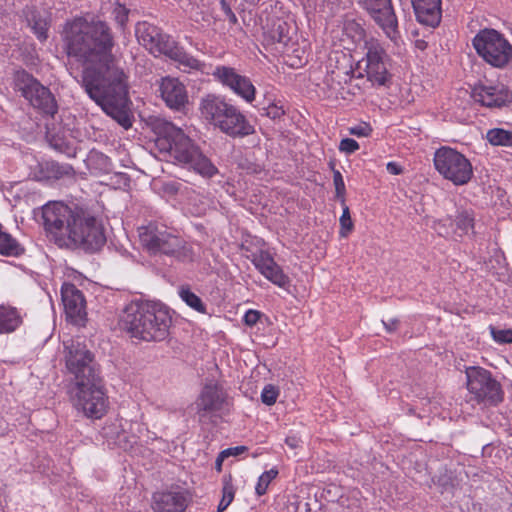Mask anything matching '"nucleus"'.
<instances>
[{
    "instance_id": "12",
    "label": "nucleus",
    "mask_w": 512,
    "mask_h": 512,
    "mask_svg": "<svg viewBox=\"0 0 512 512\" xmlns=\"http://www.w3.org/2000/svg\"><path fill=\"white\" fill-rule=\"evenodd\" d=\"M15 89L34 107L53 116L57 103L50 90L24 70L17 71L14 77Z\"/></svg>"
},
{
    "instance_id": "39",
    "label": "nucleus",
    "mask_w": 512,
    "mask_h": 512,
    "mask_svg": "<svg viewBox=\"0 0 512 512\" xmlns=\"http://www.w3.org/2000/svg\"><path fill=\"white\" fill-rule=\"evenodd\" d=\"M333 182L337 197L340 198L342 202H344L345 183L339 171H334Z\"/></svg>"
},
{
    "instance_id": "41",
    "label": "nucleus",
    "mask_w": 512,
    "mask_h": 512,
    "mask_svg": "<svg viewBox=\"0 0 512 512\" xmlns=\"http://www.w3.org/2000/svg\"><path fill=\"white\" fill-rule=\"evenodd\" d=\"M339 149L342 152L353 153L359 149V144L352 138H345L341 140Z\"/></svg>"
},
{
    "instance_id": "21",
    "label": "nucleus",
    "mask_w": 512,
    "mask_h": 512,
    "mask_svg": "<svg viewBox=\"0 0 512 512\" xmlns=\"http://www.w3.org/2000/svg\"><path fill=\"white\" fill-rule=\"evenodd\" d=\"M473 99L486 107H501L509 101L508 90L503 85L479 84L473 88Z\"/></svg>"
},
{
    "instance_id": "37",
    "label": "nucleus",
    "mask_w": 512,
    "mask_h": 512,
    "mask_svg": "<svg viewBox=\"0 0 512 512\" xmlns=\"http://www.w3.org/2000/svg\"><path fill=\"white\" fill-rule=\"evenodd\" d=\"M340 225H341L340 235L342 237H346L348 235V233L353 228V223H352V220H351L350 211H349L348 206H346V205H344V207H343V212H342V215L340 217Z\"/></svg>"
},
{
    "instance_id": "32",
    "label": "nucleus",
    "mask_w": 512,
    "mask_h": 512,
    "mask_svg": "<svg viewBox=\"0 0 512 512\" xmlns=\"http://www.w3.org/2000/svg\"><path fill=\"white\" fill-rule=\"evenodd\" d=\"M222 494V499L218 505V512H223L226 510L234 499L235 490L231 481V477L224 479Z\"/></svg>"
},
{
    "instance_id": "13",
    "label": "nucleus",
    "mask_w": 512,
    "mask_h": 512,
    "mask_svg": "<svg viewBox=\"0 0 512 512\" xmlns=\"http://www.w3.org/2000/svg\"><path fill=\"white\" fill-rule=\"evenodd\" d=\"M366 56L362 59L365 63L367 79L377 86H384L390 79L387 68L388 55L381 43L370 37L365 40Z\"/></svg>"
},
{
    "instance_id": "33",
    "label": "nucleus",
    "mask_w": 512,
    "mask_h": 512,
    "mask_svg": "<svg viewBox=\"0 0 512 512\" xmlns=\"http://www.w3.org/2000/svg\"><path fill=\"white\" fill-rule=\"evenodd\" d=\"M29 22L37 38L41 41L46 40L48 37L47 19L41 16H33V18Z\"/></svg>"
},
{
    "instance_id": "36",
    "label": "nucleus",
    "mask_w": 512,
    "mask_h": 512,
    "mask_svg": "<svg viewBox=\"0 0 512 512\" xmlns=\"http://www.w3.org/2000/svg\"><path fill=\"white\" fill-rule=\"evenodd\" d=\"M279 390L271 384L265 385L261 392V400L264 404L271 406L276 403Z\"/></svg>"
},
{
    "instance_id": "38",
    "label": "nucleus",
    "mask_w": 512,
    "mask_h": 512,
    "mask_svg": "<svg viewBox=\"0 0 512 512\" xmlns=\"http://www.w3.org/2000/svg\"><path fill=\"white\" fill-rule=\"evenodd\" d=\"M89 161L91 163H97L103 171L107 172L111 169V161L109 157L101 152L92 151L89 156Z\"/></svg>"
},
{
    "instance_id": "6",
    "label": "nucleus",
    "mask_w": 512,
    "mask_h": 512,
    "mask_svg": "<svg viewBox=\"0 0 512 512\" xmlns=\"http://www.w3.org/2000/svg\"><path fill=\"white\" fill-rule=\"evenodd\" d=\"M139 241L151 254H165L180 261H191V247L165 225L150 222L138 228Z\"/></svg>"
},
{
    "instance_id": "20",
    "label": "nucleus",
    "mask_w": 512,
    "mask_h": 512,
    "mask_svg": "<svg viewBox=\"0 0 512 512\" xmlns=\"http://www.w3.org/2000/svg\"><path fill=\"white\" fill-rule=\"evenodd\" d=\"M252 262L255 268L270 282L280 288H286L290 284L289 277L274 261L273 257L265 251L253 256Z\"/></svg>"
},
{
    "instance_id": "27",
    "label": "nucleus",
    "mask_w": 512,
    "mask_h": 512,
    "mask_svg": "<svg viewBox=\"0 0 512 512\" xmlns=\"http://www.w3.org/2000/svg\"><path fill=\"white\" fill-rule=\"evenodd\" d=\"M271 38L276 41L278 44L282 45L283 48L288 47L292 37H291V27L290 25L283 21L278 20L271 32H270Z\"/></svg>"
},
{
    "instance_id": "23",
    "label": "nucleus",
    "mask_w": 512,
    "mask_h": 512,
    "mask_svg": "<svg viewBox=\"0 0 512 512\" xmlns=\"http://www.w3.org/2000/svg\"><path fill=\"white\" fill-rule=\"evenodd\" d=\"M187 507V497L180 491L158 492L153 496L154 512H183Z\"/></svg>"
},
{
    "instance_id": "29",
    "label": "nucleus",
    "mask_w": 512,
    "mask_h": 512,
    "mask_svg": "<svg viewBox=\"0 0 512 512\" xmlns=\"http://www.w3.org/2000/svg\"><path fill=\"white\" fill-rule=\"evenodd\" d=\"M486 138L491 145L512 147V131L493 128L488 130Z\"/></svg>"
},
{
    "instance_id": "14",
    "label": "nucleus",
    "mask_w": 512,
    "mask_h": 512,
    "mask_svg": "<svg viewBox=\"0 0 512 512\" xmlns=\"http://www.w3.org/2000/svg\"><path fill=\"white\" fill-rule=\"evenodd\" d=\"M357 3L383 30L387 38L397 43L400 34L392 0H357Z\"/></svg>"
},
{
    "instance_id": "18",
    "label": "nucleus",
    "mask_w": 512,
    "mask_h": 512,
    "mask_svg": "<svg viewBox=\"0 0 512 512\" xmlns=\"http://www.w3.org/2000/svg\"><path fill=\"white\" fill-rule=\"evenodd\" d=\"M62 302L67 319L81 325L86 319V301L80 290L73 284L63 283L61 288Z\"/></svg>"
},
{
    "instance_id": "8",
    "label": "nucleus",
    "mask_w": 512,
    "mask_h": 512,
    "mask_svg": "<svg viewBox=\"0 0 512 512\" xmlns=\"http://www.w3.org/2000/svg\"><path fill=\"white\" fill-rule=\"evenodd\" d=\"M72 400L88 418L100 419L108 410V397L99 376L75 384Z\"/></svg>"
},
{
    "instance_id": "19",
    "label": "nucleus",
    "mask_w": 512,
    "mask_h": 512,
    "mask_svg": "<svg viewBox=\"0 0 512 512\" xmlns=\"http://www.w3.org/2000/svg\"><path fill=\"white\" fill-rule=\"evenodd\" d=\"M160 97L167 107L180 111L188 103V93L185 85L175 77L166 76L159 83Z\"/></svg>"
},
{
    "instance_id": "35",
    "label": "nucleus",
    "mask_w": 512,
    "mask_h": 512,
    "mask_svg": "<svg viewBox=\"0 0 512 512\" xmlns=\"http://www.w3.org/2000/svg\"><path fill=\"white\" fill-rule=\"evenodd\" d=\"M490 334L493 340L499 344L512 343V329H497L490 327Z\"/></svg>"
},
{
    "instance_id": "45",
    "label": "nucleus",
    "mask_w": 512,
    "mask_h": 512,
    "mask_svg": "<svg viewBox=\"0 0 512 512\" xmlns=\"http://www.w3.org/2000/svg\"><path fill=\"white\" fill-rule=\"evenodd\" d=\"M387 171L392 175H398L402 172V168L395 162H388L386 165Z\"/></svg>"
},
{
    "instance_id": "7",
    "label": "nucleus",
    "mask_w": 512,
    "mask_h": 512,
    "mask_svg": "<svg viewBox=\"0 0 512 512\" xmlns=\"http://www.w3.org/2000/svg\"><path fill=\"white\" fill-rule=\"evenodd\" d=\"M135 35L138 42L155 56L165 55L185 67L199 68L198 60L189 56L169 35L163 33L158 27L146 21L139 22L135 27Z\"/></svg>"
},
{
    "instance_id": "24",
    "label": "nucleus",
    "mask_w": 512,
    "mask_h": 512,
    "mask_svg": "<svg viewBox=\"0 0 512 512\" xmlns=\"http://www.w3.org/2000/svg\"><path fill=\"white\" fill-rule=\"evenodd\" d=\"M417 20L424 25L436 27L442 16L441 0H412Z\"/></svg>"
},
{
    "instance_id": "4",
    "label": "nucleus",
    "mask_w": 512,
    "mask_h": 512,
    "mask_svg": "<svg viewBox=\"0 0 512 512\" xmlns=\"http://www.w3.org/2000/svg\"><path fill=\"white\" fill-rule=\"evenodd\" d=\"M172 316L169 308L156 301H132L120 316V327L130 337L142 341H162L169 335Z\"/></svg>"
},
{
    "instance_id": "34",
    "label": "nucleus",
    "mask_w": 512,
    "mask_h": 512,
    "mask_svg": "<svg viewBox=\"0 0 512 512\" xmlns=\"http://www.w3.org/2000/svg\"><path fill=\"white\" fill-rule=\"evenodd\" d=\"M345 32L347 35L353 38L354 42H359L365 39V30L364 28L355 21H349L345 25Z\"/></svg>"
},
{
    "instance_id": "16",
    "label": "nucleus",
    "mask_w": 512,
    "mask_h": 512,
    "mask_svg": "<svg viewBox=\"0 0 512 512\" xmlns=\"http://www.w3.org/2000/svg\"><path fill=\"white\" fill-rule=\"evenodd\" d=\"M226 405V392L214 381H210L204 385L195 402L196 410L200 417L218 412Z\"/></svg>"
},
{
    "instance_id": "48",
    "label": "nucleus",
    "mask_w": 512,
    "mask_h": 512,
    "mask_svg": "<svg viewBox=\"0 0 512 512\" xmlns=\"http://www.w3.org/2000/svg\"><path fill=\"white\" fill-rule=\"evenodd\" d=\"M225 459H226V456H222V452H220V454L218 455V457L216 458V461H215V468L217 471L220 472L222 470V464Z\"/></svg>"
},
{
    "instance_id": "22",
    "label": "nucleus",
    "mask_w": 512,
    "mask_h": 512,
    "mask_svg": "<svg viewBox=\"0 0 512 512\" xmlns=\"http://www.w3.org/2000/svg\"><path fill=\"white\" fill-rule=\"evenodd\" d=\"M473 215L469 211H461L458 213L455 221L450 217L439 220L435 223V231L444 237L450 236L452 233H458L459 236L466 235L473 229Z\"/></svg>"
},
{
    "instance_id": "31",
    "label": "nucleus",
    "mask_w": 512,
    "mask_h": 512,
    "mask_svg": "<svg viewBox=\"0 0 512 512\" xmlns=\"http://www.w3.org/2000/svg\"><path fill=\"white\" fill-rule=\"evenodd\" d=\"M278 473V469L273 467L259 476L255 486V492L258 496H262L267 493L270 483L278 476Z\"/></svg>"
},
{
    "instance_id": "40",
    "label": "nucleus",
    "mask_w": 512,
    "mask_h": 512,
    "mask_svg": "<svg viewBox=\"0 0 512 512\" xmlns=\"http://www.w3.org/2000/svg\"><path fill=\"white\" fill-rule=\"evenodd\" d=\"M349 132L357 137H367L371 134L372 128L367 123H360L349 128Z\"/></svg>"
},
{
    "instance_id": "26",
    "label": "nucleus",
    "mask_w": 512,
    "mask_h": 512,
    "mask_svg": "<svg viewBox=\"0 0 512 512\" xmlns=\"http://www.w3.org/2000/svg\"><path fill=\"white\" fill-rule=\"evenodd\" d=\"M237 96L243 98L246 102H252L255 99L256 89L249 78L239 75L238 78L229 87Z\"/></svg>"
},
{
    "instance_id": "47",
    "label": "nucleus",
    "mask_w": 512,
    "mask_h": 512,
    "mask_svg": "<svg viewBox=\"0 0 512 512\" xmlns=\"http://www.w3.org/2000/svg\"><path fill=\"white\" fill-rule=\"evenodd\" d=\"M383 324L388 332H392L397 328L398 320L397 319H390L389 321L385 322L383 321Z\"/></svg>"
},
{
    "instance_id": "1",
    "label": "nucleus",
    "mask_w": 512,
    "mask_h": 512,
    "mask_svg": "<svg viewBox=\"0 0 512 512\" xmlns=\"http://www.w3.org/2000/svg\"><path fill=\"white\" fill-rule=\"evenodd\" d=\"M62 39L67 54L83 63L82 86L88 96L123 128L131 127L126 76L112 54L109 25L93 15L68 20Z\"/></svg>"
},
{
    "instance_id": "51",
    "label": "nucleus",
    "mask_w": 512,
    "mask_h": 512,
    "mask_svg": "<svg viewBox=\"0 0 512 512\" xmlns=\"http://www.w3.org/2000/svg\"><path fill=\"white\" fill-rule=\"evenodd\" d=\"M197 214H201L202 213V210H197L196 211Z\"/></svg>"
},
{
    "instance_id": "2",
    "label": "nucleus",
    "mask_w": 512,
    "mask_h": 512,
    "mask_svg": "<svg viewBox=\"0 0 512 512\" xmlns=\"http://www.w3.org/2000/svg\"><path fill=\"white\" fill-rule=\"evenodd\" d=\"M43 227L59 246L98 251L106 243L103 225L88 209L62 201H50L42 207Z\"/></svg>"
},
{
    "instance_id": "42",
    "label": "nucleus",
    "mask_w": 512,
    "mask_h": 512,
    "mask_svg": "<svg viewBox=\"0 0 512 512\" xmlns=\"http://www.w3.org/2000/svg\"><path fill=\"white\" fill-rule=\"evenodd\" d=\"M114 15L117 23L124 26L128 20V10L124 6L118 5L114 9Z\"/></svg>"
},
{
    "instance_id": "30",
    "label": "nucleus",
    "mask_w": 512,
    "mask_h": 512,
    "mask_svg": "<svg viewBox=\"0 0 512 512\" xmlns=\"http://www.w3.org/2000/svg\"><path fill=\"white\" fill-rule=\"evenodd\" d=\"M211 75L223 86L229 88L240 74L233 67L219 65L214 68Z\"/></svg>"
},
{
    "instance_id": "28",
    "label": "nucleus",
    "mask_w": 512,
    "mask_h": 512,
    "mask_svg": "<svg viewBox=\"0 0 512 512\" xmlns=\"http://www.w3.org/2000/svg\"><path fill=\"white\" fill-rule=\"evenodd\" d=\"M178 296L187 306L199 313L206 312V306L201 298L196 295L188 286H181L178 289Z\"/></svg>"
},
{
    "instance_id": "5",
    "label": "nucleus",
    "mask_w": 512,
    "mask_h": 512,
    "mask_svg": "<svg viewBox=\"0 0 512 512\" xmlns=\"http://www.w3.org/2000/svg\"><path fill=\"white\" fill-rule=\"evenodd\" d=\"M198 111L203 122L226 135L244 137L255 131L244 114L224 96L205 95L199 102Z\"/></svg>"
},
{
    "instance_id": "49",
    "label": "nucleus",
    "mask_w": 512,
    "mask_h": 512,
    "mask_svg": "<svg viewBox=\"0 0 512 512\" xmlns=\"http://www.w3.org/2000/svg\"><path fill=\"white\" fill-rule=\"evenodd\" d=\"M286 444L291 448H296V447H298L299 441L295 437H287Z\"/></svg>"
},
{
    "instance_id": "17",
    "label": "nucleus",
    "mask_w": 512,
    "mask_h": 512,
    "mask_svg": "<svg viewBox=\"0 0 512 512\" xmlns=\"http://www.w3.org/2000/svg\"><path fill=\"white\" fill-rule=\"evenodd\" d=\"M131 428L132 424L123 418L109 419L101 430V436L108 445L127 450L137 442V437L128 431Z\"/></svg>"
},
{
    "instance_id": "46",
    "label": "nucleus",
    "mask_w": 512,
    "mask_h": 512,
    "mask_svg": "<svg viewBox=\"0 0 512 512\" xmlns=\"http://www.w3.org/2000/svg\"><path fill=\"white\" fill-rule=\"evenodd\" d=\"M267 114L273 118L279 117L284 114V110L281 107L272 106L269 107Z\"/></svg>"
},
{
    "instance_id": "43",
    "label": "nucleus",
    "mask_w": 512,
    "mask_h": 512,
    "mask_svg": "<svg viewBox=\"0 0 512 512\" xmlns=\"http://www.w3.org/2000/svg\"><path fill=\"white\" fill-rule=\"evenodd\" d=\"M261 316V313L257 310L250 309L248 310L243 317V321L247 326H254L259 318Z\"/></svg>"
},
{
    "instance_id": "10",
    "label": "nucleus",
    "mask_w": 512,
    "mask_h": 512,
    "mask_svg": "<svg viewBox=\"0 0 512 512\" xmlns=\"http://www.w3.org/2000/svg\"><path fill=\"white\" fill-rule=\"evenodd\" d=\"M473 47L477 54L488 64L503 68L512 57V46L495 29L480 30L473 38Z\"/></svg>"
},
{
    "instance_id": "25",
    "label": "nucleus",
    "mask_w": 512,
    "mask_h": 512,
    "mask_svg": "<svg viewBox=\"0 0 512 512\" xmlns=\"http://www.w3.org/2000/svg\"><path fill=\"white\" fill-rule=\"evenodd\" d=\"M25 313L10 304H0V334L6 335L17 331L24 323Z\"/></svg>"
},
{
    "instance_id": "50",
    "label": "nucleus",
    "mask_w": 512,
    "mask_h": 512,
    "mask_svg": "<svg viewBox=\"0 0 512 512\" xmlns=\"http://www.w3.org/2000/svg\"><path fill=\"white\" fill-rule=\"evenodd\" d=\"M221 4H222V6H223V7H225V8H226V2H225V0H221ZM227 11H228L229 13H231L230 20H232V21H236V16L231 12V10H230V8H229V7H227Z\"/></svg>"
},
{
    "instance_id": "11",
    "label": "nucleus",
    "mask_w": 512,
    "mask_h": 512,
    "mask_svg": "<svg viewBox=\"0 0 512 512\" xmlns=\"http://www.w3.org/2000/svg\"><path fill=\"white\" fill-rule=\"evenodd\" d=\"M64 362L67 372L72 376L74 385L99 376L92 353L78 339L63 341Z\"/></svg>"
},
{
    "instance_id": "44",
    "label": "nucleus",
    "mask_w": 512,
    "mask_h": 512,
    "mask_svg": "<svg viewBox=\"0 0 512 512\" xmlns=\"http://www.w3.org/2000/svg\"><path fill=\"white\" fill-rule=\"evenodd\" d=\"M246 450V446L230 447L222 451V456H226V458L230 456H238L244 453Z\"/></svg>"
},
{
    "instance_id": "3",
    "label": "nucleus",
    "mask_w": 512,
    "mask_h": 512,
    "mask_svg": "<svg viewBox=\"0 0 512 512\" xmlns=\"http://www.w3.org/2000/svg\"><path fill=\"white\" fill-rule=\"evenodd\" d=\"M156 148L167 161L192 170L202 177L211 178L218 169L201 151L197 143L181 127L160 120L155 124Z\"/></svg>"
},
{
    "instance_id": "9",
    "label": "nucleus",
    "mask_w": 512,
    "mask_h": 512,
    "mask_svg": "<svg viewBox=\"0 0 512 512\" xmlns=\"http://www.w3.org/2000/svg\"><path fill=\"white\" fill-rule=\"evenodd\" d=\"M436 171L455 186H463L473 177V166L462 153L448 146L438 148L433 157Z\"/></svg>"
},
{
    "instance_id": "15",
    "label": "nucleus",
    "mask_w": 512,
    "mask_h": 512,
    "mask_svg": "<svg viewBox=\"0 0 512 512\" xmlns=\"http://www.w3.org/2000/svg\"><path fill=\"white\" fill-rule=\"evenodd\" d=\"M467 388L478 401L495 404L501 400V388L491 373L480 367L466 369Z\"/></svg>"
}]
</instances>
